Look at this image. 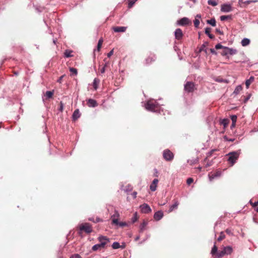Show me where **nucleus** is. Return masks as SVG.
I'll list each match as a JSON object with an SVG mask.
<instances>
[{
    "label": "nucleus",
    "instance_id": "obj_1",
    "mask_svg": "<svg viewBox=\"0 0 258 258\" xmlns=\"http://www.w3.org/2000/svg\"><path fill=\"white\" fill-rule=\"evenodd\" d=\"M145 108L149 111L156 112L159 109L160 106L156 101L150 100L145 104Z\"/></svg>",
    "mask_w": 258,
    "mask_h": 258
},
{
    "label": "nucleus",
    "instance_id": "obj_2",
    "mask_svg": "<svg viewBox=\"0 0 258 258\" xmlns=\"http://www.w3.org/2000/svg\"><path fill=\"white\" fill-rule=\"evenodd\" d=\"M184 89L186 92L190 93L193 92L197 88L194 83L188 81L184 84Z\"/></svg>",
    "mask_w": 258,
    "mask_h": 258
},
{
    "label": "nucleus",
    "instance_id": "obj_3",
    "mask_svg": "<svg viewBox=\"0 0 258 258\" xmlns=\"http://www.w3.org/2000/svg\"><path fill=\"white\" fill-rule=\"evenodd\" d=\"M228 155L229 156L228 161L230 163H231V166H233L236 161L238 159L239 154L237 152H233L229 153Z\"/></svg>",
    "mask_w": 258,
    "mask_h": 258
},
{
    "label": "nucleus",
    "instance_id": "obj_4",
    "mask_svg": "<svg viewBox=\"0 0 258 258\" xmlns=\"http://www.w3.org/2000/svg\"><path fill=\"white\" fill-rule=\"evenodd\" d=\"M163 158L167 161H171L173 159L174 154L169 149H166L163 153Z\"/></svg>",
    "mask_w": 258,
    "mask_h": 258
},
{
    "label": "nucleus",
    "instance_id": "obj_5",
    "mask_svg": "<svg viewBox=\"0 0 258 258\" xmlns=\"http://www.w3.org/2000/svg\"><path fill=\"white\" fill-rule=\"evenodd\" d=\"M237 51L236 49L230 48L227 47H225L220 52L221 55L223 56H226L228 54L234 55L237 53Z\"/></svg>",
    "mask_w": 258,
    "mask_h": 258
},
{
    "label": "nucleus",
    "instance_id": "obj_6",
    "mask_svg": "<svg viewBox=\"0 0 258 258\" xmlns=\"http://www.w3.org/2000/svg\"><path fill=\"white\" fill-rule=\"evenodd\" d=\"M79 230L81 231H84L87 233H90L92 231V228L90 224L86 223L82 224L79 226Z\"/></svg>",
    "mask_w": 258,
    "mask_h": 258
},
{
    "label": "nucleus",
    "instance_id": "obj_7",
    "mask_svg": "<svg viewBox=\"0 0 258 258\" xmlns=\"http://www.w3.org/2000/svg\"><path fill=\"white\" fill-rule=\"evenodd\" d=\"M100 244L104 248L110 242L109 239L105 236H99L97 238Z\"/></svg>",
    "mask_w": 258,
    "mask_h": 258
},
{
    "label": "nucleus",
    "instance_id": "obj_8",
    "mask_svg": "<svg viewBox=\"0 0 258 258\" xmlns=\"http://www.w3.org/2000/svg\"><path fill=\"white\" fill-rule=\"evenodd\" d=\"M177 24L180 26H186L190 25L191 24V21L188 18L186 17H183L177 21Z\"/></svg>",
    "mask_w": 258,
    "mask_h": 258
},
{
    "label": "nucleus",
    "instance_id": "obj_9",
    "mask_svg": "<svg viewBox=\"0 0 258 258\" xmlns=\"http://www.w3.org/2000/svg\"><path fill=\"white\" fill-rule=\"evenodd\" d=\"M174 35L175 38L178 40H181L183 36L182 31L180 28L176 29Z\"/></svg>",
    "mask_w": 258,
    "mask_h": 258
},
{
    "label": "nucleus",
    "instance_id": "obj_10",
    "mask_svg": "<svg viewBox=\"0 0 258 258\" xmlns=\"http://www.w3.org/2000/svg\"><path fill=\"white\" fill-rule=\"evenodd\" d=\"M141 211L143 213H149L151 212V209L149 206L146 204H144L141 206Z\"/></svg>",
    "mask_w": 258,
    "mask_h": 258
},
{
    "label": "nucleus",
    "instance_id": "obj_11",
    "mask_svg": "<svg viewBox=\"0 0 258 258\" xmlns=\"http://www.w3.org/2000/svg\"><path fill=\"white\" fill-rule=\"evenodd\" d=\"M126 29V27L123 26H116L112 28V29L115 32H124Z\"/></svg>",
    "mask_w": 258,
    "mask_h": 258
},
{
    "label": "nucleus",
    "instance_id": "obj_12",
    "mask_svg": "<svg viewBox=\"0 0 258 258\" xmlns=\"http://www.w3.org/2000/svg\"><path fill=\"white\" fill-rule=\"evenodd\" d=\"M221 11L224 12H229L232 11V7L230 5L224 4L222 5Z\"/></svg>",
    "mask_w": 258,
    "mask_h": 258
},
{
    "label": "nucleus",
    "instance_id": "obj_13",
    "mask_svg": "<svg viewBox=\"0 0 258 258\" xmlns=\"http://www.w3.org/2000/svg\"><path fill=\"white\" fill-rule=\"evenodd\" d=\"M179 205V203L177 200H174V204L170 206L169 209L168 211V213H171L175 209H177L178 206Z\"/></svg>",
    "mask_w": 258,
    "mask_h": 258
},
{
    "label": "nucleus",
    "instance_id": "obj_14",
    "mask_svg": "<svg viewBox=\"0 0 258 258\" xmlns=\"http://www.w3.org/2000/svg\"><path fill=\"white\" fill-rule=\"evenodd\" d=\"M163 216V213L161 211H159L155 213L154 218L156 221H159L162 219Z\"/></svg>",
    "mask_w": 258,
    "mask_h": 258
},
{
    "label": "nucleus",
    "instance_id": "obj_15",
    "mask_svg": "<svg viewBox=\"0 0 258 258\" xmlns=\"http://www.w3.org/2000/svg\"><path fill=\"white\" fill-rule=\"evenodd\" d=\"M158 181V179H154L153 180V181H152V183L150 186V188L152 191H154L156 190Z\"/></svg>",
    "mask_w": 258,
    "mask_h": 258
},
{
    "label": "nucleus",
    "instance_id": "obj_16",
    "mask_svg": "<svg viewBox=\"0 0 258 258\" xmlns=\"http://www.w3.org/2000/svg\"><path fill=\"white\" fill-rule=\"evenodd\" d=\"M222 172L220 170H217L215 172L212 173L211 174H209L210 179L212 180V179L214 178L220 177L221 175Z\"/></svg>",
    "mask_w": 258,
    "mask_h": 258
},
{
    "label": "nucleus",
    "instance_id": "obj_17",
    "mask_svg": "<svg viewBox=\"0 0 258 258\" xmlns=\"http://www.w3.org/2000/svg\"><path fill=\"white\" fill-rule=\"evenodd\" d=\"M87 105L89 106V107H96L97 106L98 104L97 103V101L94 99H89L88 101H87Z\"/></svg>",
    "mask_w": 258,
    "mask_h": 258
},
{
    "label": "nucleus",
    "instance_id": "obj_18",
    "mask_svg": "<svg viewBox=\"0 0 258 258\" xmlns=\"http://www.w3.org/2000/svg\"><path fill=\"white\" fill-rule=\"evenodd\" d=\"M223 249L225 254L227 255L230 254L233 251L232 248L229 246L224 247Z\"/></svg>",
    "mask_w": 258,
    "mask_h": 258
},
{
    "label": "nucleus",
    "instance_id": "obj_19",
    "mask_svg": "<svg viewBox=\"0 0 258 258\" xmlns=\"http://www.w3.org/2000/svg\"><path fill=\"white\" fill-rule=\"evenodd\" d=\"M80 116V114L79 109H76L73 113V118L74 120H76Z\"/></svg>",
    "mask_w": 258,
    "mask_h": 258
},
{
    "label": "nucleus",
    "instance_id": "obj_20",
    "mask_svg": "<svg viewBox=\"0 0 258 258\" xmlns=\"http://www.w3.org/2000/svg\"><path fill=\"white\" fill-rule=\"evenodd\" d=\"M103 248H104L100 244V243H98V244H96L94 245V246H93V247H92V250L93 251H97L98 250H101V249H103Z\"/></svg>",
    "mask_w": 258,
    "mask_h": 258
},
{
    "label": "nucleus",
    "instance_id": "obj_21",
    "mask_svg": "<svg viewBox=\"0 0 258 258\" xmlns=\"http://www.w3.org/2000/svg\"><path fill=\"white\" fill-rule=\"evenodd\" d=\"M218 247L216 245V244H215L213 246L212 250H211V254L213 255H214L215 257H216V254L218 253Z\"/></svg>",
    "mask_w": 258,
    "mask_h": 258
},
{
    "label": "nucleus",
    "instance_id": "obj_22",
    "mask_svg": "<svg viewBox=\"0 0 258 258\" xmlns=\"http://www.w3.org/2000/svg\"><path fill=\"white\" fill-rule=\"evenodd\" d=\"M225 255L224 252V250L223 249L222 250L218 251V253L216 254V256L214 258H221Z\"/></svg>",
    "mask_w": 258,
    "mask_h": 258
},
{
    "label": "nucleus",
    "instance_id": "obj_23",
    "mask_svg": "<svg viewBox=\"0 0 258 258\" xmlns=\"http://www.w3.org/2000/svg\"><path fill=\"white\" fill-rule=\"evenodd\" d=\"M148 224V222L146 221H144L143 222L140 226V232H143Z\"/></svg>",
    "mask_w": 258,
    "mask_h": 258
},
{
    "label": "nucleus",
    "instance_id": "obj_24",
    "mask_svg": "<svg viewBox=\"0 0 258 258\" xmlns=\"http://www.w3.org/2000/svg\"><path fill=\"white\" fill-rule=\"evenodd\" d=\"M100 83L99 80L95 78L93 81V86L95 90L98 88L99 84Z\"/></svg>",
    "mask_w": 258,
    "mask_h": 258
},
{
    "label": "nucleus",
    "instance_id": "obj_25",
    "mask_svg": "<svg viewBox=\"0 0 258 258\" xmlns=\"http://www.w3.org/2000/svg\"><path fill=\"white\" fill-rule=\"evenodd\" d=\"M254 77H251L249 79L247 80L245 82V85L246 88H248L250 84L254 81Z\"/></svg>",
    "mask_w": 258,
    "mask_h": 258
},
{
    "label": "nucleus",
    "instance_id": "obj_26",
    "mask_svg": "<svg viewBox=\"0 0 258 258\" xmlns=\"http://www.w3.org/2000/svg\"><path fill=\"white\" fill-rule=\"evenodd\" d=\"M241 43L243 46H246L250 43V40L248 38H244L242 40Z\"/></svg>",
    "mask_w": 258,
    "mask_h": 258
},
{
    "label": "nucleus",
    "instance_id": "obj_27",
    "mask_svg": "<svg viewBox=\"0 0 258 258\" xmlns=\"http://www.w3.org/2000/svg\"><path fill=\"white\" fill-rule=\"evenodd\" d=\"M230 122V120L227 118L223 119L221 122V124L223 125L224 127L225 128L227 126L229 123Z\"/></svg>",
    "mask_w": 258,
    "mask_h": 258
},
{
    "label": "nucleus",
    "instance_id": "obj_28",
    "mask_svg": "<svg viewBox=\"0 0 258 258\" xmlns=\"http://www.w3.org/2000/svg\"><path fill=\"white\" fill-rule=\"evenodd\" d=\"M155 57L154 56H148L147 59H146V62L147 64H150L153 61L155 60Z\"/></svg>",
    "mask_w": 258,
    "mask_h": 258
},
{
    "label": "nucleus",
    "instance_id": "obj_29",
    "mask_svg": "<svg viewBox=\"0 0 258 258\" xmlns=\"http://www.w3.org/2000/svg\"><path fill=\"white\" fill-rule=\"evenodd\" d=\"M103 42V39L102 38H101L98 41L96 50H97L98 51H100V49L102 47Z\"/></svg>",
    "mask_w": 258,
    "mask_h": 258
},
{
    "label": "nucleus",
    "instance_id": "obj_30",
    "mask_svg": "<svg viewBox=\"0 0 258 258\" xmlns=\"http://www.w3.org/2000/svg\"><path fill=\"white\" fill-rule=\"evenodd\" d=\"M73 51L70 50H66L64 52V56L66 57H70L73 56L72 55Z\"/></svg>",
    "mask_w": 258,
    "mask_h": 258
},
{
    "label": "nucleus",
    "instance_id": "obj_31",
    "mask_svg": "<svg viewBox=\"0 0 258 258\" xmlns=\"http://www.w3.org/2000/svg\"><path fill=\"white\" fill-rule=\"evenodd\" d=\"M208 45V43L207 42H205L201 47V48L199 49L200 52H202V51H205V52H207V49H205L206 46Z\"/></svg>",
    "mask_w": 258,
    "mask_h": 258
},
{
    "label": "nucleus",
    "instance_id": "obj_32",
    "mask_svg": "<svg viewBox=\"0 0 258 258\" xmlns=\"http://www.w3.org/2000/svg\"><path fill=\"white\" fill-rule=\"evenodd\" d=\"M207 23L211 25H212L213 27H215L216 26V20L214 18L211 19L210 20H208L207 21Z\"/></svg>",
    "mask_w": 258,
    "mask_h": 258
},
{
    "label": "nucleus",
    "instance_id": "obj_33",
    "mask_svg": "<svg viewBox=\"0 0 258 258\" xmlns=\"http://www.w3.org/2000/svg\"><path fill=\"white\" fill-rule=\"evenodd\" d=\"M208 4L209 5H211L212 6H216L218 5V1L217 0H209L208 2Z\"/></svg>",
    "mask_w": 258,
    "mask_h": 258
},
{
    "label": "nucleus",
    "instance_id": "obj_34",
    "mask_svg": "<svg viewBox=\"0 0 258 258\" xmlns=\"http://www.w3.org/2000/svg\"><path fill=\"white\" fill-rule=\"evenodd\" d=\"M231 19V16H229V15H227V16L223 15L220 17V20L222 21H225L228 19Z\"/></svg>",
    "mask_w": 258,
    "mask_h": 258
},
{
    "label": "nucleus",
    "instance_id": "obj_35",
    "mask_svg": "<svg viewBox=\"0 0 258 258\" xmlns=\"http://www.w3.org/2000/svg\"><path fill=\"white\" fill-rule=\"evenodd\" d=\"M242 89V88L241 86H238L236 87L234 91V93L235 94H238Z\"/></svg>",
    "mask_w": 258,
    "mask_h": 258
},
{
    "label": "nucleus",
    "instance_id": "obj_36",
    "mask_svg": "<svg viewBox=\"0 0 258 258\" xmlns=\"http://www.w3.org/2000/svg\"><path fill=\"white\" fill-rule=\"evenodd\" d=\"M216 81L217 82H220V83L224 82V83H228L229 82V81L228 80H225V79H222V78H220V77L217 78L216 79Z\"/></svg>",
    "mask_w": 258,
    "mask_h": 258
},
{
    "label": "nucleus",
    "instance_id": "obj_37",
    "mask_svg": "<svg viewBox=\"0 0 258 258\" xmlns=\"http://www.w3.org/2000/svg\"><path fill=\"white\" fill-rule=\"evenodd\" d=\"M120 245L117 242H114L112 245V247L113 249H117L120 248Z\"/></svg>",
    "mask_w": 258,
    "mask_h": 258
},
{
    "label": "nucleus",
    "instance_id": "obj_38",
    "mask_svg": "<svg viewBox=\"0 0 258 258\" xmlns=\"http://www.w3.org/2000/svg\"><path fill=\"white\" fill-rule=\"evenodd\" d=\"M225 237V234L223 232H221L220 233L219 237L218 238L217 240L218 241H221L223 239H224Z\"/></svg>",
    "mask_w": 258,
    "mask_h": 258
},
{
    "label": "nucleus",
    "instance_id": "obj_39",
    "mask_svg": "<svg viewBox=\"0 0 258 258\" xmlns=\"http://www.w3.org/2000/svg\"><path fill=\"white\" fill-rule=\"evenodd\" d=\"M45 94L48 98H51L53 95V92L52 91H48L46 92Z\"/></svg>",
    "mask_w": 258,
    "mask_h": 258
},
{
    "label": "nucleus",
    "instance_id": "obj_40",
    "mask_svg": "<svg viewBox=\"0 0 258 258\" xmlns=\"http://www.w3.org/2000/svg\"><path fill=\"white\" fill-rule=\"evenodd\" d=\"M137 0H129L128 4V8H132L134 4L136 3Z\"/></svg>",
    "mask_w": 258,
    "mask_h": 258
},
{
    "label": "nucleus",
    "instance_id": "obj_41",
    "mask_svg": "<svg viewBox=\"0 0 258 258\" xmlns=\"http://www.w3.org/2000/svg\"><path fill=\"white\" fill-rule=\"evenodd\" d=\"M194 23L195 27L198 28L200 25V21L198 19H195V20L194 21Z\"/></svg>",
    "mask_w": 258,
    "mask_h": 258
},
{
    "label": "nucleus",
    "instance_id": "obj_42",
    "mask_svg": "<svg viewBox=\"0 0 258 258\" xmlns=\"http://www.w3.org/2000/svg\"><path fill=\"white\" fill-rule=\"evenodd\" d=\"M70 71L72 73H73L74 74H75V75H77V73H78V71H77V70L75 68H70Z\"/></svg>",
    "mask_w": 258,
    "mask_h": 258
},
{
    "label": "nucleus",
    "instance_id": "obj_43",
    "mask_svg": "<svg viewBox=\"0 0 258 258\" xmlns=\"http://www.w3.org/2000/svg\"><path fill=\"white\" fill-rule=\"evenodd\" d=\"M119 217V213L117 211H115L114 214L111 216V218H118Z\"/></svg>",
    "mask_w": 258,
    "mask_h": 258
},
{
    "label": "nucleus",
    "instance_id": "obj_44",
    "mask_svg": "<svg viewBox=\"0 0 258 258\" xmlns=\"http://www.w3.org/2000/svg\"><path fill=\"white\" fill-rule=\"evenodd\" d=\"M231 119L232 120V122L236 123L237 120V116L235 115H233L231 116Z\"/></svg>",
    "mask_w": 258,
    "mask_h": 258
},
{
    "label": "nucleus",
    "instance_id": "obj_45",
    "mask_svg": "<svg viewBox=\"0 0 258 258\" xmlns=\"http://www.w3.org/2000/svg\"><path fill=\"white\" fill-rule=\"evenodd\" d=\"M63 103L62 101H61L59 103V107L58 108L59 111H60V112H62L63 110Z\"/></svg>",
    "mask_w": 258,
    "mask_h": 258
},
{
    "label": "nucleus",
    "instance_id": "obj_46",
    "mask_svg": "<svg viewBox=\"0 0 258 258\" xmlns=\"http://www.w3.org/2000/svg\"><path fill=\"white\" fill-rule=\"evenodd\" d=\"M225 47V46H223V45H222L221 44L219 43V44H217L216 46H215V48L216 49H224V48Z\"/></svg>",
    "mask_w": 258,
    "mask_h": 258
},
{
    "label": "nucleus",
    "instance_id": "obj_47",
    "mask_svg": "<svg viewBox=\"0 0 258 258\" xmlns=\"http://www.w3.org/2000/svg\"><path fill=\"white\" fill-rule=\"evenodd\" d=\"M138 216L137 213H135L134 214V217L132 218V221L133 223H135L137 220H138Z\"/></svg>",
    "mask_w": 258,
    "mask_h": 258
},
{
    "label": "nucleus",
    "instance_id": "obj_48",
    "mask_svg": "<svg viewBox=\"0 0 258 258\" xmlns=\"http://www.w3.org/2000/svg\"><path fill=\"white\" fill-rule=\"evenodd\" d=\"M194 182V179L192 178H188L186 180V183L188 185H190Z\"/></svg>",
    "mask_w": 258,
    "mask_h": 258
},
{
    "label": "nucleus",
    "instance_id": "obj_49",
    "mask_svg": "<svg viewBox=\"0 0 258 258\" xmlns=\"http://www.w3.org/2000/svg\"><path fill=\"white\" fill-rule=\"evenodd\" d=\"M211 31V28L207 27L205 29V33L209 35Z\"/></svg>",
    "mask_w": 258,
    "mask_h": 258
},
{
    "label": "nucleus",
    "instance_id": "obj_50",
    "mask_svg": "<svg viewBox=\"0 0 258 258\" xmlns=\"http://www.w3.org/2000/svg\"><path fill=\"white\" fill-rule=\"evenodd\" d=\"M250 204L252 207H256L258 206V201L254 203H253L251 200L250 201Z\"/></svg>",
    "mask_w": 258,
    "mask_h": 258
},
{
    "label": "nucleus",
    "instance_id": "obj_51",
    "mask_svg": "<svg viewBox=\"0 0 258 258\" xmlns=\"http://www.w3.org/2000/svg\"><path fill=\"white\" fill-rule=\"evenodd\" d=\"M107 65V63H105L104 67L100 70L101 73H102V74L104 73V72L105 71V68L106 67Z\"/></svg>",
    "mask_w": 258,
    "mask_h": 258
},
{
    "label": "nucleus",
    "instance_id": "obj_52",
    "mask_svg": "<svg viewBox=\"0 0 258 258\" xmlns=\"http://www.w3.org/2000/svg\"><path fill=\"white\" fill-rule=\"evenodd\" d=\"M112 223L116 225H118L119 222L118 221V218H112Z\"/></svg>",
    "mask_w": 258,
    "mask_h": 258
},
{
    "label": "nucleus",
    "instance_id": "obj_53",
    "mask_svg": "<svg viewBox=\"0 0 258 258\" xmlns=\"http://www.w3.org/2000/svg\"><path fill=\"white\" fill-rule=\"evenodd\" d=\"M70 258H81V257L78 254H76L72 255Z\"/></svg>",
    "mask_w": 258,
    "mask_h": 258
},
{
    "label": "nucleus",
    "instance_id": "obj_54",
    "mask_svg": "<svg viewBox=\"0 0 258 258\" xmlns=\"http://www.w3.org/2000/svg\"><path fill=\"white\" fill-rule=\"evenodd\" d=\"M113 54V49L111 50L109 53H107V56L110 57Z\"/></svg>",
    "mask_w": 258,
    "mask_h": 258
},
{
    "label": "nucleus",
    "instance_id": "obj_55",
    "mask_svg": "<svg viewBox=\"0 0 258 258\" xmlns=\"http://www.w3.org/2000/svg\"><path fill=\"white\" fill-rule=\"evenodd\" d=\"M255 1H245L244 2H243V3L244 4H246V5H249L250 4V3H252V2H255Z\"/></svg>",
    "mask_w": 258,
    "mask_h": 258
},
{
    "label": "nucleus",
    "instance_id": "obj_56",
    "mask_svg": "<svg viewBox=\"0 0 258 258\" xmlns=\"http://www.w3.org/2000/svg\"><path fill=\"white\" fill-rule=\"evenodd\" d=\"M210 50L212 53H213L214 54H216V55L217 54V52L214 49L211 48Z\"/></svg>",
    "mask_w": 258,
    "mask_h": 258
},
{
    "label": "nucleus",
    "instance_id": "obj_57",
    "mask_svg": "<svg viewBox=\"0 0 258 258\" xmlns=\"http://www.w3.org/2000/svg\"><path fill=\"white\" fill-rule=\"evenodd\" d=\"M225 232L229 235H231L232 234L231 230L229 229H227L225 230Z\"/></svg>",
    "mask_w": 258,
    "mask_h": 258
},
{
    "label": "nucleus",
    "instance_id": "obj_58",
    "mask_svg": "<svg viewBox=\"0 0 258 258\" xmlns=\"http://www.w3.org/2000/svg\"><path fill=\"white\" fill-rule=\"evenodd\" d=\"M118 225L121 227H123L125 226L126 224L125 222H119Z\"/></svg>",
    "mask_w": 258,
    "mask_h": 258
},
{
    "label": "nucleus",
    "instance_id": "obj_59",
    "mask_svg": "<svg viewBox=\"0 0 258 258\" xmlns=\"http://www.w3.org/2000/svg\"><path fill=\"white\" fill-rule=\"evenodd\" d=\"M137 192L136 191H134L132 194V196L134 199L137 197Z\"/></svg>",
    "mask_w": 258,
    "mask_h": 258
},
{
    "label": "nucleus",
    "instance_id": "obj_60",
    "mask_svg": "<svg viewBox=\"0 0 258 258\" xmlns=\"http://www.w3.org/2000/svg\"><path fill=\"white\" fill-rule=\"evenodd\" d=\"M63 77H64V75L61 76L59 78V79L58 80L57 82H59V83H61V80H62V78H63Z\"/></svg>",
    "mask_w": 258,
    "mask_h": 258
},
{
    "label": "nucleus",
    "instance_id": "obj_61",
    "mask_svg": "<svg viewBox=\"0 0 258 258\" xmlns=\"http://www.w3.org/2000/svg\"><path fill=\"white\" fill-rule=\"evenodd\" d=\"M235 125H236V123L232 122V124L230 126L231 128L232 129L233 128L235 127Z\"/></svg>",
    "mask_w": 258,
    "mask_h": 258
},
{
    "label": "nucleus",
    "instance_id": "obj_62",
    "mask_svg": "<svg viewBox=\"0 0 258 258\" xmlns=\"http://www.w3.org/2000/svg\"><path fill=\"white\" fill-rule=\"evenodd\" d=\"M216 32L220 34H222V32L220 31L219 29H216Z\"/></svg>",
    "mask_w": 258,
    "mask_h": 258
},
{
    "label": "nucleus",
    "instance_id": "obj_63",
    "mask_svg": "<svg viewBox=\"0 0 258 258\" xmlns=\"http://www.w3.org/2000/svg\"><path fill=\"white\" fill-rule=\"evenodd\" d=\"M210 38L213 39L214 38V36L211 33L208 35Z\"/></svg>",
    "mask_w": 258,
    "mask_h": 258
},
{
    "label": "nucleus",
    "instance_id": "obj_64",
    "mask_svg": "<svg viewBox=\"0 0 258 258\" xmlns=\"http://www.w3.org/2000/svg\"><path fill=\"white\" fill-rule=\"evenodd\" d=\"M201 18V15L200 14H198L196 17V19H200Z\"/></svg>",
    "mask_w": 258,
    "mask_h": 258
}]
</instances>
